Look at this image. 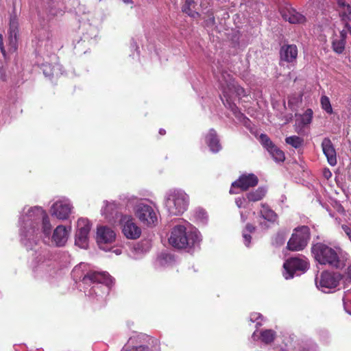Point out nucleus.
I'll list each match as a JSON object with an SVG mask.
<instances>
[{"label": "nucleus", "instance_id": "nucleus-1", "mask_svg": "<svg viewBox=\"0 0 351 351\" xmlns=\"http://www.w3.org/2000/svg\"><path fill=\"white\" fill-rule=\"evenodd\" d=\"M23 212L20 218L21 241L27 249L33 250L38 241V226L46 212L40 206L24 208Z\"/></svg>", "mask_w": 351, "mask_h": 351}, {"label": "nucleus", "instance_id": "nucleus-2", "mask_svg": "<svg viewBox=\"0 0 351 351\" xmlns=\"http://www.w3.org/2000/svg\"><path fill=\"white\" fill-rule=\"evenodd\" d=\"M218 82L219 88L222 91L221 100L224 106L236 114L237 108L234 103V100L237 98L239 99L245 97L246 95L245 90L239 86L232 77L226 71L221 73L218 77Z\"/></svg>", "mask_w": 351, "mask_h": 351}, {"label": "nucleus", "instance_id": "nucleus-3", "mask_svg": "<svg viewBox=\"0 0 351 351\" xmlns=\"http://www.w3.org/2000/svg\"><path fill=\"white\" fill-rule=\"evenodd\" d=\"M88 265L81 263L75 266L72 271V276L75 281L82 280L84 284L97 283L93 286L90 291L97 295V290L101 287L99 284H104V289L108 291V287L113 283V279L106 272L86 271Z\"/></svg>", "mask_w": 351, "mask_h": 351}, {"label": "nucleus", "instance_id": "nucleus-4", "mask_svg": "<svg viewBox=\"0 0 351 351\" xmlns=\"http://www.w3.org/2000/svg\"><path fill=\"white\" fill-rule=\"evenodd\" d=\"M201 241L199 232L195 230H188L184 225L175 226L169 237V244L178 249L191 247L199 243Z\"/></svg>", "mask_w": 351, "mask_h": 351}, {"label": "nucleus", "instance_id": "nucleus-5", "mask_svg": "<svg viewBox=\"0 0 351 351\" xmlns=\"http://www.w3.org/2000/svg\"><path fill=\"white\" fill-rule=\"evenodd\" d=\"M189 204V197L183 190L171 189L165 195V206L170 215H182L187 210Z\"/></svg>", "mask_w": 351, "mask_h": 351}, {"label": "nucleus", "instance_id": "nucleus-6", "mask_svg": "<svg viewBox=\"0 0 351 351\" xmlns=\"http://www.w3.org/2000/svg\"><path fill=\"white\" fill-rule=\"evenodd\" d=\"M312 253L315 259L322 265H328L339 268L341 263L339 259L340 249H333L326 244L318 243L312 247Z\"/></svg>", "mask_w": 351, "mask_h": 351}, {"label": "nucleus", "instance_id": "nucleus-7", "mask_svg": "<svg viewBox=\"0 0 351 351\" xmlns=\"http://www.w3.org/2000/svg\"><path fill=\"white\" fill-rule=\"evenodd\" d=\"M309 239V228L305 226L299 227L294 230V232L288 241L287 247L291 251L302 250L306 246Z\"/></svg>", "mask_w": 351, "mask_h": 351}, {"label": "nucleus", "instance_id": "nucleus-8", "mask_svg": "<svg viewBox=\"0 0 351 351\" xmlns=\"http://www.w3.org/2000/svg\"><path fill=\"white\" fill-rule=\"evenodd\" d=\"M134 213L138 220L144 225L153 226L158 223V215L154 208L150 205L138 203L134 208Z\"/></svg>", "mask_w": 351, "mask_h": 351}, {"label": "nucleus", "instance_id": "nucleus-9", "mask_svg": "<svg viewBox=\"0 0 351 351\" xmlns=\"http://www.w3.org/2000/svg\"><path fill=\"white\" fill-rule=\"evenodd\" d=\"M340 279V275L337 273L324 271L322 273L319 278L317 277L315 278V284L319 289L323 292L327 293L338 285Z\"/></svg>", "mask_w": 351, "mask_h": 351}, {"label": "nucleus", "instance_id": "nucleus-10", "mask_svg": "<svg viewBox=\"0 0 351 351\" xmlns=\"http://www.w3.org/2000/svg\"><path fill=\"white\" fill-rule=\"evenodd\" d=\"M90 223L88 219L80 218L77 221V230L75 234V245L86 249L88 245V234L90 230Z\"/></svg>", "mask_w": 351, "mask_h": 351}, {"label": "nucleus", "instance_id": "nucleus-11", "mask_svg": "<svg viewBox=\"0 0 351 351\" xmlns=\"http://www.w3.org/2000/svg\"><path fill=\"white\" fill-rule=\"evenodd\" d=\"M122 232L128 239H136L141 234V229L134 222V219L130 215H123L120 219Z\"/></svg>", "mask_w": 351, "mask_h": 351}, {"label": "nucleus", "instance_id": "nucleus-12", "mask_svg": "<svg viewBox=\"0 0 351 351\" xmlns=\"http://www.w3.org/2000/svg\"><path fill=\"white\" fill-rule=\"evenodd\" d=\"M283 276L286 279L293 277L294 274L298 271L304 272L308 268V263L305 259L300 258H291L287 260L283 265Z\"/></svg>", "mask_w": 351, "mask_h": 351}, {"label": "nucleus", "instance_id": "nucleus-13", "mask_svg": "<svg viewBox=\"0 0 351 351\" xmlns=\"http://www.w3.org/2000/svg\"><path fill=\"white\" fill-rule=\"evenodd\" d=\"M73 206L69 199L61 198L55 202L51 207V214L62 220L66 219L71 213Z\"/></svg>", "mask_w": 351, "mask_h": 351}, {"label": "nucleus", "instance_id": "nucleus-14", "mask_svg": "<svg viewBox=\"0 0 351 351\" xmlns=\"http://www.w3.org/2000/svg\"><path fill=\"white\" fill-rule=\"evenodd\" d=\"M258 178L254 173L242 174L238 180L232 182L230 193H237L234 191L236 188L240 189L241 191H247L251 187H254L258 184Z\"/></svg>", "mask_w": 351, "mask_h": 351}, {"label": "nucleus", "instance_id": "nucleus-15", "mask_svg": "<svg viewBox=\"0 0 351 351\" xmlns=\"http://www.w3.org/2000/svg\"><path fill=\"white\" fill-rule=\"evenodd\" d=\"M116 234L114 231L108 226H100L97 228V241L99 247L105 251L106 244H111L115 241Z\"/></svg>", "mask_w": 351, "mask_h": 351}, {"label": "nucleus", "instance_id": "nucleus-16", "mask_svg": "<svg viewBox=\"0 0 351 351\" xmlns=\"http://www.w3.org/2000/svg\"><path fill=\"white\" fill-rule=\"evenodd\" d=\"M280 14L283 19L292 24L303 23L306 18L290 5H286L280 8Z\"/></svg>", "mask_w": 351, "mask_h": 351}, {"label": "nucleus", "instance_id": "nucleus-17", "mask_svg": "<svg viewBox=\"0 0 351 351\" xmlns=\"http://www.w3.org/2000/svg\"><path fill=\"white\" fill-rule=\"evenodd\" d=\"M70 230V228L67 229L64 226H58L53 232L51 241L57 247L64 246L67 242Z\"/></svg>", "mask_w": 351, "mask_h": 351}, {"label": "nucleus", "instance_id": "nucleus-18", "mask_svg": "<svg viewBox=\"0 0 351 351\" xmlns=\"http://www.w3.org/2000/svg\"><path fill=\"white\" fill-rule=\"evenodd\" d=\"M323 153L326 156L328 162L331 166L337 164L336 152L331 141L328 138H324L322 143Z\"/></svg>", "mask_w": 351, "mask_h": 351}, {"label": "nucleus", "instance_id": "nucleus-19", "mask_svg": "<svg viewBox=\"0 0 351 351\" xmlns=\"http://www.w3.org/2000/svg\"><path fill=\"white\" fill-rule=\"evenodd\" d=\"M280 59L287 62H293L298 56V48L295 45H285L280 51Z\"/></svg>", "mask_w": 351, "mask_h": 351}, {"label": "nucleus", "instance_id": "nucleus-20", "mask_svg": "<svg viewBox=\"0 0 351 351\" xmlns=\"http://www.w3.org/2000/svg\"><path fill=\"white\" fill-rule=\"evenodd\" d=\"M19 23L15 17L11 18L9 28V41L11 48L14 51L16 49L19 35Z\"/></svg>", "mask_w": 351, "mask_h": 351}, {"label": "nucleus", "instance_id": "nucleus-21", "mask_svg": "<svg viewBox=\"0 0 351 351\" xmlns=\"http://www.w3.org/2000/svg\"><path fill=\"white\" fill-rule=\"evenodd\" d=\"M276 337V332L271 329H266L258 332L256 330L253 332L252 338L254 340L260 339L265 343H271Z\"/></svg>", "mask_w": 351, "mask_h": 351}, {"label": "nucleus", "instance_id": "nucleus-22", "mask_svg": "<svg viewBox=\"0 0 351 351\" xmlns=\"http://www.w3.org/2000/svg\"><path fill=\"white\" fill-rule=\"evenodd\" d=\"M206 143L210 151L214 153L218 152L221 148L216 132L214 130H210L207 134Z\"/></svg>", "mask_w": 351, "mask_h": 351}, {"label": "nucleus", "instance_id": "nucleus-23", "mask_svg": "<svg viewBox=\"0 0 351 351\" xmlns=\"http://www.w3.org/2000/svg\"><path fill=\"white\" fill-rule=\"evenodd\" d=\"M196 3L194 0H185L182 11L191 18L197 19L199 14L195 11Z\"/></svg>", "mask_w": 351, "mask_h": 351}, {"label": "nucleus", "instance_id": "nucleus-24", "mask_svg": "<svg viewBox=\"0 0 351 351\" xmlns=\"http://www.w3.org/2000/svg\"><path fill=\"white\" fill-rule=\"evenodd\" d=\"M267 193L264 187H258L256 191L248 193L246 196L249 202H258L262 199Z\"/></svg>", "mask_w": 351, "mask_h": 351}, {"label": "nucleus", "instance_id": "nucleus-25", "mask_svg": "<svg viewBox=\"0 0 351 351\" xmlns=\"http://www.w3.org/2000/svg\"><path fill=\"white\" fill-rule=\"evenodd\" d=\"M260 215L263 219L268 221H275L277 218L276 214L265 204L261 205Z\"/></svg>", "mask_w": 351, "mask_h": 351}, {"label": "nucleus", "instance_id": "nucleus-26", "mask_svg": "<svg viewBox=\"0 0 351 351\" xmlns=\"http://www.w3.org/2000/svg\"><path fill=\"white\" fill-rule=\"evenodd\" d=\"M268 152L276 162H283L285 159L284 152L276 145L271 147V148L268 150Z\"/></svg>", "mask_w": 351, "mask_h": 351}, {"label": "nucleus", "instance_id": "nucleus-27", "mask_svg": "<svg viewBox=\"0 0 351 351\" xmlns=\"http://www.w3.org/2000/svg\"><path fill=\"white\" fill-rule=\"evenodd\" d=\"M345 46L346 41L340 40L337 37L333 38L332 42V48L335 53L338 54L342 53L345 49Z\"/></svg>", "mask_w": 351, "mask_h": 351}, {"label": "nucleus", "instance_id": "nucleus-28", "mask_svg": "<svg viewBox=\"0 0 351 351\" xmlns=\"http://www.w3.org/2000/svg\"><path fill=\"white\" fill-rule=\"evenodd\" d=\"M40 223H42V232L45 237H49L51 234V225L49 222V217L45 213V216L42 217Z\"/></svg>", "mask_w": 351, "mask_h": 351}, {"label": "nucleus", "instance_id": "nucleus-29", "mask_svg": "<svg viewBox=\"0 0 351 351\" xmlns=\"http://www.w3.org/2000/svg\"><path fill=\"white\" fill-rule=\"evenodd\" d=\"M303 141V139L298 136H291L285 138V142L295 149L301 147Z\"/></svg>", "mask_w": 351, "mask_h": 351}, {"label": "nucleus", "instance_id": "nucleus-30", "mask_svg": "<svg viewBox=\"0 0 351 351\" xmlns=\"http://www.w3.org/2000/svg\"><path fill=\"white\" fill-rule=\"evenodd\" d=\"M255 227L252 226V224L247 223L245 226V228L243 231V237L244 239L245 245L247 247H249L250 240H251V236L250 235V233H252L254 231Z\"/></svg>", "mask_w": 351, "mask_h": 351}, {"label": "nucleus", "instance_id": "nucleus-31", "mask_svg": "<svg viewBox=\"0 0 351 351\" xmlns=\"http://www.w3.org/2000/svg\"><path fill=\"white\" fill-rule=\"evenodd\" d=\"M117 204L114 202H105V207L101 210L102 214L105 215L106 217L108 215H111L113 214V212L117 209Z\"/></svg>", "mask_w": 351, "mask_h": 351}, {"label": "nucleus", "instance_id": "nucleus-32", "mask_svg": "<svg viewBox=\"0 0 351 351\" xmlns=\"http://www.w3.org/2000/svg\"><path fill=\"white\" fill-rule=\"evenodd\" d=\"M320 101L322 109L324 110L327 113L332 114V108L329 98L327 96H322L321 97Z\"/></svg>", "mask_w": 351, "mask_h": 351}, {"label": "nucleus", "instance_id": "nucleus-33", "mask_svg": "<svg viewBox=\"0 0 351 351\" xmlns=\"http://www.w3.org/2000/svg\"><path fill=\"white\" fill-rule=\"evenodd\" d=\"M260 142L262 144V145L268 151L269 149L271 148V147L274 146L275 145L272 143V141L270 140V138L268 137L267 135L262 134L260 136Z\"/></svg>", "mask_w": 351, "mask_h": 351}, {"label": "nucleus", "instance_id": "nucleus-34", "mask_svg": "<svg viewBox=\"0 0 351 351\" xmlns=\"http://www.w3.org/2000/svg\"><path fill=\"white\" fill-rule=\"evenodd\" d=\"M264 320V317L262 315L258 313H252L250 316V321L251 322H256V327H258L262 325V322Z\"/></svg>", "mask_w": 351, "mask_h": 351}, {"label": "nucleus", "instance_id": "nucleus-35", "mask_svg": "<svg viewBox=\"0 0 351 351\" xmlns=\"http://www.w3.org/2000/svg\"><path fill=\"white\" fill-rule=\"evenodd\" d=\"M313 116V111L311 109H307L302 117V122L304 125H307L311 122Z\"/></svg>", "mask_w": 351, "mask_h": 351}, {"label": "nucleus", "instance_id": "nucleus-36", "mask_svg": "<svg viewBox=\"0 0 351 351\" xmlns=\"http://www.w3.org/2000/svg\"><path fill=\"white\" fill-rule=\"evenodd\" d=\"M340 12L343 16L348 19H350L351 18V5L347 4L346 6H343V8L340 10Z\"/></svg>", "mask_w": 351, "mask_h": 351}, {"label": "nucleus", "instance_id": "nucleus-37", "mask_svg": "<svg viewBox=\"0 0 351 351\" xmlns=\"http://www.w3.org/2000/svg\"><path fill=\"white\" fill-rule=\"evenodd\" d=\"M301 101H302V95L300 94H298L296 96L290 97L288 100V104L291 105V106H295V105H298Z\"/></svg>", "mask_w": 351, "mask_h": 351}, {"label": "nucleus", "instance_id": "nucleus-38", "mask_svg": "<svg viewBox=\"0 0 351 351\" xmlns=\"http://www.w3.org/2000/svg\"><path fill=\"white\" fill-rule=\"evenodd\" d=\"M348 27H351V26L346 23L343 27V29L340 32L339 36L337 37L340 40H343L346 41V36L348 34H350V30H348Z\"/></svg>", "mask_w": 351, "mask_h": 351}, {"label": "nucleus", "instance_id": "nucleus-39", "mask_svg": "<svg viewBox=\"0 0 351 351\" xmlns=\"http://www.w3.org/2000/svg\"><path fill=\"white\" fill-rule=\"evenodd\" d=\"M342 229L351 241V224L343 225Z\"/></svg>", "mask_w": 351, "mask_h": 351}, {"label": "nucleus", "instance_id": "nucleus-40", "mask_svg": "<svg viewBox=\"0 0 351 351\" xmlns=\"http://www.w3.org/2000/svg\"><path fill=\"white\" fill-rule=\"evenodd\" d=\"M197 216L202 220L206 219L207 218L206 212L202 209H199L197 211Z\"/></svg>", "mask_w": 351, "mask_h": 351}, {"label": "nucleus", "instance_id": "nucleus-41", "mask_svg": "<svg viewBox=\"0 0 351 351\" xmlns=\"http://www.w3.org/2000/svg\"><path fill=\"white\" fill-rule=\"evenodd\" d=\"M245 201V199L244 198H241V197H238L235 199V203L237 204V206L239 207V208H241L243 206V202Z\"/></svg>", "mask_w": 351, "mask_h": 351}, {"label": "nucleus", "instance_id": "nucleus-42", "mask_svg": "<svg viewBox=\"0 0 351 351\" xmlns=\"http://www.w3.org/2000/svg\"><path fill=\"white\" fill-rule=\"evenodd\" d=\"M215 23V17L213 14H211L210 18L206 21L207 25H213Z\"/></svg>", "mask_w": 351, "mask_h": 351}, {"label": "nucleus", "instance_id": "nucleus-43", "mask_svg": "<svg viewBox=\"0 0 351 351\" xmlns=\"http://www.w3.org/2000/svg\"><path fill=\"white\" fill-rule=\"evenodd\" d=\"M135 351H151L149 347L145 346H141L136 348Z\"/></svg>", "mask_w": 351, "mask_h": 351}, {"label": "nucleus", "instance_id": "nucleus-44", "mask_svg": "<svg viewBox=\"0 0 351 351\" xmlns=\"http://www.w3.org/2000/svg\"><path fill=\"white\" fill-rule=\"evenodd\" d=\"M301 351H317L316 347L315 346H311L307 348L304 347L302 348Z\"/></svg>", "mask_w": 351, "mask_h": 351}, {"label": "nucleus", "instance_id": "nucleus-45", "mask_svg": "<svg viewBox=\"0 0 351 351\" xmlns=\"http://www.w3.org/2000/svg\"><path fill=\"white\" fill-rule=\"evenodd\" d=\"M337 3L340 8V9L343 8V6H346L347 4L346 3L345 0H337Z\"/></svg>", "mask_w": 351, "mask_h": 351}, {"label": "nucleus", "instance_id": "nucleus-46", "mask_svg": "<svg viewBox=\"0 0 351 351\" xmlns=\"http://www.w3.org/2000/svg\"><path fill=\"white\" fill-rule=\"evenodd\" d=\"M347 276H348V278L351 281V264L349 265V267L347 269Z\"/></svg>", "mask_w": 351, "mask_h": 351}, {"label": "nucleus", "instance_id": "nucleus-47", "mask_svg": "<svg viewBox=\"0 0 351 351\" xmlns=\"http://www.w3.org/2000/svg\"><path fill=\"white\" fill-rule=\"evenodd\" d=\"M43 73L44 74L46 75V76H50V75H53V72H47L46 69H43Z\"/></svg>", "mask_w": 351, "mask_h": 351}, {"label": "nucleus", "instance_id": "nucleus-48", "mask_svg": "<svg viewBox=\"0 0 351 351\" xmlns=\"http://www.w3.org/2000/svg\"><path fill=\"white\" fill-rule=\"evenodd\" d=\"M343 300L344 308L346 309L347 306H348V300L347 298H344L343 299Z\"/></svg>", "mask_w": 351, "mask_h": 351}, {"label": "nucleus", "instance_id": "nucleus-49", "mask_svg": "<svg viewBox=\"0 0 351 351\" xmlns=\"http://www.w3.org/2000/svg\"><path fill=\"white\" fill-rule=\"evenodd\" d=\"M241 219L243 222L245 221L247 219V217L243 215V213H241Z\"/></svg>", "mask_w": 351, "mask_h": 351}, {"label": "nucleus", "instance_id": "nucleus-50", "mask_svg": "<svg viewBox=\"0 0 351 351\" xmlns=\"http://www.w3.org/2000/svg\"><path fill=\"white\" fill-rule=\"evenodd\" d=\"M114 252L117 254V255H119L121 254V250H119V249H117L115 250H114Z\"/></svg>", "mask_w": 351, "mask_h": 351}, {"label": "nucleus", "instance_id": "nucleus-51", "mask_svg": "<svg viewBox=\"0 0 351 351\" xmlns=\"http://www.w3.org/2000/svg\"><path fill=\"white\" fill-rule=\"evenodd\" d=\"M125 3L130 4L132 3V0H122Z\"/></svg>", "mask_w": 351, "mask_h": 351}, {"label": "nucleus", "instance_id": "nucleus-52", "mask_svg": "<svg viewBox=\"0 0 351 351\" xmlns=\"http://www.w3.org/2000/svg\"><path fill=\"white\" fill-rule=\"evenodd\" d=\"M125 3L130 4L132 3V0H122Z\"/></svg>", "mask_w": 351, "mask_h": 351}, {"label": "nucleus", "instance_id": "nucleus-53", "mask_svg": "<svg viewBox=\"0 0 351 351\" xmlns=\"http://www.w3.org/2000/svg\"><path fill=\"white\" fill-rule=\"evenodd\" d=\"M159 133L161 134V135H164L165 134L166 132L165 130L163 129H160V131H159Z\"/></svg>", "mask_w": 351, "mask_h": 351}, {"label": "nucleus", "instance_id": "nucleus-54", "mask_svg": "<svg viewBox=\"0 0 351 351\" xmlns=\"http://www.w3.org/2000/svg\"><path fill=\"white\" fill-rule=\"evenodd\" d=\"M330 176H331V173L330 171H328L327 172L325 173L326 177Z\"/></svg>", "mask_w": 351, "mask_h": 351}, {"label": "nucleus", "instance_id": "nucleus-55", "mask_svg": "<svg viewBox=\"0 0 351 351\" xmlns=\"http://www.w3.org/2000/svg\"><path fill=\"white\" fill-rule=\"evenodd\" d=\"M165 258L171 259V256L170 255L166 254L165 256Z\"/></svg>", "mask_w": 351, "mask_h": 351}, {"label": "nucleus", "instance_id": "nucleus-56", "mask_svg": "<svg viewBox=\"0 0 351 351\" xmlns=\"http://www.w3.org/2000/svg\"><path fill=\"white\" fill-rule=\"evenodd\" d=\"M348 30H350V34L351 35V27H348Z\"/></svg>", "mask_w": 351, "mask_h": 351}, {"label": "nucleus", "instance_id": "nucleus-57", "mask_svg": "<svg viewBox=\"0 0 351 351\" xmlns=\"http://www.w3.org/2000/svg\"><path fill=\"white\" fill-rule=\"evenodd\" d=\"M0 47H1V50L2 51H3V48H2V47H1V45H0Z\"/></svg>", "mask_w": 351, "mask_h": 351}]
</instances>
